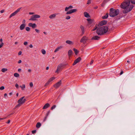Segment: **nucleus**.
Segmentation results:
<instances>
[{"label": "nucleus", "mask_w": 135, "mask_h": 135, "mask_svg": "<svg viewBox=\"0 0 135 135\" xmlns=\"http://www.w3.org/2000/svg\"><path fill=\"white\" fill-rule=\"evenodd\" d=\"M36 130H34L32 131V133L34 134L36 133Z\"/></svg>", "instance_id": "de8ad7c7"}, {"label": "nucleus", "mask_w": 135, "mask_h": 135, "mask_svg": "<svg viewBox=\"0 0 135 135\" xmlns=\"http://www.w3.org/2000/svg\"><path fill=\"white\" fill-rule=\"evenodd\" d=\"M98 25H96L95 26V27L92 30V31H94L95 30H96V29H97V28H98Z\"/></svg>", "instance_id": "473e14b6"}, {"label": "nucleus", "mask_w": 135, "mask_h": 135, "mask_svg": "<svg viewBox=\"0 0 135 135\" xmlns=\"http://www.w3.org/2000/svg\"><path fill=\"white\" fill-rule=\"evenodd\" d=\"M91 3V1L90 0H88V2H87V4H90Z\"/></svg>", "instance_id": "8fccbe9b"}, {"label": "nucleus", "mask_w": 135, "mask_h": 135, "mask_svg": "<svg viewBox=\"0 0 135 135\" xmlns=\"http://www.w3.org/2000/svg\"><path fill=\"white\" fill-rule=\"evenodd\" d=\"M50 106V104L48 103H47L45 104L44 106L43 107L42 109H45L47 108L48 107H49Z\"/></svg>", "instance_id": "f3484780"}, {"label": "nucleus", "mask_w": 135, "mask_h": 135, "mask_svg": "<svg viewBox=\"0 0 135 135\" xmlns=\"http://www.w3.org/2000/svg\"><path fill=\"white\" fill-rule=\"evenodd\" d=\"M65 65L62 64H59L57 67L56 70L55 71V73H59V71L62 70L63 68V67Z\"/></svg>", "instance_id": "20e7f679"}, {"label": "nucleus", "mask_w": 135, "mask_h": 135, "mask_svg": "<svg viewBox=\"0 0 135 135\" xmlns=\"http://www.w3.org/2000/svg\"><path fill=\"white\" fill-rule=\"evenodd\" d=\"M81 31V35H83L84 33V27L82 25H81L80 27Z\"/></svg>", "instance_id": "9b49d317"}, {"label": "nucleus", "mask_w": 135, "mask_h": 135, "mask_svg": "<svg viewBox=\"0 0 135 135\" xmlns=\"http://www.w3.org/2000/svg\"><path fill=\"white\" fill-rule=\"evenodd\" d=\"M108 13H107L106 15L104 16H103L102 17V18L103 19H107L108 17Z\"/></svg>", "instance_id": "5701e85b"}, {"label": "nucleus", "mask_w": 135, "mask_h": 135, "mask_svg": "<svg viewBox=\"0 0 135 135\" xmlns=\"http://www.w3.org/2000/svg\"><path fill=\"white\" fill-rule=\"evenodd\" d=\"M3 42H2L1 44H0V48H1L3 46Z\"/></svg>", "instance_id": "49530a36"}, {"label": "nucleus", "mask_w": 135, "mask_h": 135, "mask_svg": "<svg viewBox=\"0 0 135 135\" xmlns=\"http://www.w3.org/2000/svg\"><path fill=\"white\" fill-rule=\"evenodd\" d=\"M71 14V12H70V11H67V12L66 13V15H68V14Z\"/></svg>", "instance_id": "a18cd8bd"}, {"label": "nucleus", "mask_w": 135, "mask_h": 135, "mask_svg": "<svg viewBox=\"0 0 135 135\" xmlns=\"http://www.w3.org/2000/svg\"><path fill=\"white\" fill-rule=\"evenodd\" d=\"M85 16L87 18H88L90 17L89 14L87 12H85L84 13Z\"/></svg>", "instance_id": "b1692460"}, {"label": "nucleus", "mask_w": 135, "mask_h": 135, "mask_svg": "<svg viewBox=\"0 0 135 135\" xmlns=\"http://www.w3.org/2000/svg\"><path fill=\"white\" fill-rule=\"evenodd\" d=\"M66 44H69V45H73V42L70 40H67L66 41Z\"/></svg>", "instance_id": "aec40b11"}, {"label": "nucleus", "mask_w": 135, "mask_h": 135, "mask_svg": "<svg viewBox=\"0 0 135 135\" xmlns=\"http://www.w3.org/2000/svg\"><path fill=\"white\" fill-rule=\"evenodd\" d=\"M14 76L16 77H18L19 76V75L17 73H15L14 74Z\"/></svg>", "instance_id": "c85d7f7f"}, {"label": "nucleus", "mask_w": 135, "mask_h": 135, "mask_svg": "<svg viewBox=\"0 0 135 135\" xmlns=\"http://www.w3.org/2000/svg\"><path fill=\"white\" fill-rule=\"evenodd\" d=\"M27 42H24L23 44L24 45H26L27 44Z\"/></svg>", "instance_id": "3c124183"}, {"label": "nucleus", "mask_w": 135, "mask_h": 135, "mask_svg": "<svg viewBox=\"0 0 135 135\" xmlns=\"http://www.w3.org/2000/svg\"><path fill=\"white\" fill-rule=\"evenodd\" d=\"M47 116H46H46L45 117L44 119L43 120V122H45L47 118Z\"/></svg>", "instance_id": "09e8293b"}, {"label": "nucleus", "mask_w": 135, "mask_h": 135, "mask_svg": "<svg viewBox=\"0 0 135 135\" xmlns=\"http://www.w3.org/2000/svg\"><path fill=\"white\" fill-rule=\"evenodd\" d=\"M61 84V80H60L59 82H57L54 85V86L55 88H57L60 86Z\"/></svg>", "instance_id": "6e6552de"}, {"label": "nucleus", "mask_w": 135, "mask_h": 135, "mask_svg": "<svg viewBox=\"0 0 135 135\" xmlns=\"http://www.w3.org/2000/svg\"><path fill=\"white\" fill-rule=\"evenodd\" d=\"M108 28L106 26H103L98 28L97 30V33L98 35H102L108 31Z\"/></svg>", "instance_id": "f03ea898"}, {"label": "nucleus", "mask_w": 135, "mask_h": 135, "mask_svg": "<svg viewBox=\"0 0 135 135\" xmlns=\"http://www.w3.org/2000/svg\"><path fill=\"white\" fill-rule=\"evenodd\" d=\"M41 126V123L40 122H38L36 124V127L37 128H39Z\"/></svg>", "instance_id": "4be33fe9"}, {"label": "nucleus", "mask_w": 135, "mask_h": 135, "mask_svg": "<svg viewBox=\"0 0 135 135\" xmlns=\"http://www.w3.org/2000/svg\"><path fill=\"white\" fill-rule=\"evenodd\" d=\"M22 62V61L21 60H20L18 62V64H20Z\"/></svg>", "instance_id": "680f3d73"}, {"label": "nucleus", "mask_w": 135, "mask_h": 135, "mask_svg": "<svg viewBox=\"0 0 135 135\" xmlns=\"http://www.w3.org/2000/svg\"><path fill=\"white\" fill-rule=\"evenodd\" d=\"M36 20L35 18V17L33 15L32 16L31 18L29 19L30 20H32V21H35Z\"/></svg>", "instance_id": "412c9836"}, {"label": "nucleus", "mask_w": 135, "mask_h": 135, "mask_svg": "<svg viewBox=\"0 0 135 135\" xmlns=\"http://www.w3.org/2000/svg\"><path fill=\"white\" fill-rule=\"evenodd\" d=\"M93 61H94L93 60H92L91 61V62H90V65H91L93 64Z\"/></svg>", "instance_id": "4d7b16f0"}, {"label": "nucleus", "mask_w": 135, "mask_h": 135, "mask_svg": "<svg viewBox=\"0 0 135 135\" xmlns=\"http://www.w3.org/2000/svg\"><path fill=\"white\" fill-rule=\"evenodd\" d=\"M34 14V13L33 12H29V14L30 15H33Z\"/></svg>", "instance_id": "338daca9"}, {"label": "nucleus", "mask_w": 135, "mask_h": 135, "mask_svg": "<svg viewBox=\"0 0 135 135\" xmlns=\"http://www.w3.org/2000/svg\"><path fill=\"white\" fill-rule=\"evenodd\" d=\"M50 111H49L47 113V114H46V116H48V115H49V113H50Z\"/></svg>", "instance_id": "6e6d98bb"}, {"label": "nucleus", "mask_w": 135, "mask_h": 135, "mask_svg": "<svg viewBox=\"0 0 135 135\" xmlns=\"http://www.w3.org/2000/svg\"><path fill=\"white\" fill-rule=\"evenodd\" d=\"M55 79V77H52L50 78L48 81L49 83H50Z\"/></svg>", "instance_id": "a878e982"}, {"label": "nucleus", "mask_w": 135, "mask_h": 135, "mask_svg": "<svg viewBox=\"0 0 135 135\" xmlns=\"http://www.w3.org/2000/svg\"><path fill=\"white\" fill-rule=\"evenodd\" d=\"M35 31L37 33H39L40 32V31L39 30L36 29H35Z\"/></svg>", "instance_id": "ea45409f"}, {"label": "nucleus", "mask_w": 135, "mask_h": 135, "mask_svg": "<svg viewBox=\"0 0 135 135\" xmlns=\"http://www.w3.org/2000/svg\"><path fill=\"white\" fill-rule=\"evenodd\" d=\"M68 54L69 57H70L72 55L73 52L71 50H69Z\"/></svg>", "instance_id": "6ab92c4d"}, {"label": "nucleus", "mask_w": 135, "mask_h": 135, "mask_svg": "<svg viewBox=\"0 0 135 135\" xmlns=\"http://www.w3.org/2000/svg\"><path fill=\"white\" fill-rule=\"evenodd\" d=\"M22 54V52L21 51H20L18 53V55H20Z\"/></svg>", "instance_id": "864d4df0"}, {"label": "nucleus", "mask_w": 135, "mask_h": 135, "mask_svg": "<svg viewBox=\"0 0 135 135\" xmlns=\"http://www.w3.org/2000/svg\"><path fill=\"white\" fill-rule=\"evenodd\" d=\"M18 104L16 106L15 108H16L18 107H19L20 106H21L22 104H21V103H20L19 102H18Z\"/></svg>", "instance_id": "7c9ffc66"}, {"label": "nucleus", "mask_w": 135, "mask_h": 135, "mask_svg": "<svg viewBox=\"0 0 135 135\" xmlns=\"http://www.w3.org/2000/svg\"><path fill=\"white\" fill-rule=\"evenodd\" d=\"M70 17L69 16H67L66 18L65 19L66 20H69L70 18Z\"/></svg>", "instance_id": "4c0bfd02"}, {"label": "nucleus", "mask_w": 135, "mask_h": 135, "mask_svg": "<svg viewBox=\"0 0 135 135\" xmlns=\"http://www.w3.org/2000/svg\"><path fill=\"white\" fill-rule=\"evenodd\" d=\"M7 70V69L6 68H3L1 70V71L3 72H4Z\"/></svg>", "instance_id": "2f4dec72"}, {"label": "nucleus", "mask_w": 135, "mask_h": 135, "mask_svg": "<svg viewBox=\"0 0 135 135\" xmlns=\"http://www.w3.org/2000/svg\"><path fill=\"white\" fill-rule=\"evenodd\" d=\"M73 8V7L72 6H70L68 7H66L65 9V11H67L69 9H72Z\"/></svg>", "instance_id": "a211bd4d"}, {"label": "nucleus", "mask_w": 135, "mask_h": 135, "mask_svg": "<svg viewBox=\"0 0 135 135\" xmlns=\"http://www.w3.org/2000/svg\"><path fill=\"white\" fill-rule=\"evenodd\" d=\"M26 25L25 23H22L20 26V28L21 30H24L26 26Z\"/></svg>", "instance_id": "ddd939ff"}, {"label": "nucleus", "mask_w": 135, "mask_h": 135, "mask_svg": "<svg viewBox=\"0 0 135 135\" xmlns=\"http://www.w3.org/2000/svg\"><path fill=\"white\" fill-rule=\"evenodd\" d=\"M57 15V13L52 14L49 16V18L51 19L54 18Z\"/></svg>", "instance_id": "4468645a"}, {"label": "nucleus", "mask_w": 135, "mask_h": 135, "mask_svg": "<svg viewBox=\"0 0 135 135\" xmlns=\"http://www.w3.org/2000/svg\"><path fill=\"white\" fill-rule=\"evenodd\" d=\"M4 10H2L0 11V12L1 13H3L4 12Z\"/></svg>", "instance_id": "13d9d810"}, {"label": "nucleus", "mask_w": 135, "mask_h": 135, "mask_svg": "<svg viewBox=\"0 0 135 135\" xmlns=\"http://www.w3.org/2000/svg\"><path fill=\"white\" fill-rule=\"evenodd\" d=\"M105 4H103V3H102V5H101L103 7Z\"/></svg>", "instance_id": "e2e57ef3"}, {"label": "nucleus", "mask_w": 135, "mask_h": 135, "mask_svg": "<svg viewBox=\"0 0 135 135\" xmlns=\"http://www.w3.org/2000/svg\"><path fill=\"white\" fill-rule=\"evenodd\" d=\"M29 47L30 48H32L33 47V46H32V44H30L29 45Z\"/></svg>", "instance_id": "bf43d9fd"}, {"label": "nucleus", "mask_w": 135, "mask_h": 135, "mask_svg": "<svg viewBox=\"0 0 135 135\" xmlns=\"http://www.w3.org/2000/svg\"><path fill=\"white\" fill-rule=\"evenodd\" d=\"M87 20L89 23H92V21L90 19L88 18Z\"/></svg>", "instance_id": "c9c22d12"}, {"label": "nucleus", "mask_w": 135, "mask_h": 135, "mask_svg": "<svg viewBox=\"0 0 135 135\" xmlns=\"http://www.w3.org/2000/svg\"><path fill=\"white\" fill-rule=\"evenodd\" d=\"M119 10L118 9H114L113 8L110 9V12L109 13V16L112 17H114L117 16L119 13Z\"/></svg>", "instance_id": "7ed1b4c3"}, {"label": "nucleus", "mask_w": 135, "mask_h": 135, "mask_svg": "<svg viewBox=\"0 0 135 135\" xmlns=\"http://www.w3.org/2000/svg\"><path fill=\"white\" fill-rule=\"evenodd\" d=\"M88 39V38L86 36H84L80 40V42L81 43L85 44L86 43L87 40Z\"/></svg>", "instance_id": "423d86ee"}, {"label": "nucleus", "mask_w": 135, "mask_h": 135, "mask_svg": "<svg viewBox=\"0 0 135 135\" xmlns=\"http://www.w3.org/2000/svg\"><path fill=\"white\" fill-rule=\"evenodd\" d=\"M81 59L80 57H78L77 59H76L75 61L73 64V65H74L76 64L77 63L79 62L81 60Z\"/></svg>", "instance_id": "9d476101"}, {"label": "nucleus", "mask_w": 135, "mask_h": 135, "mask_svg": "<svg viewBox=\"0 0 135 135\" xmlns=\"http://www.w3.org/2000/svg\"><path fill=\"white\" fill-rule=\"evenodd\" d=\"M73 50L74 51L75 54L76 55L79 52L78 51L75 49H73Z\"/></svg>", "instance_id": "cd10ccee"}, {"label": "nucleus", "mask_w": 135, "mask_h": 135, "mask_svg": "<svg viewBox=\"0 0 135 135\" xmlns=\"http://www.w3.org/2000/svg\"><path fill=\"white\" fill-rule=\"evenodd\" d=\"M25 29L26 31H29L30 30V28L28 27H26Z\"/></svg>", "instance_id": "72a5a7b5"}, {"label": "nucleus", "mask_w": 135, "mask_h": 135, "mask_svg": "<svg viewBox=\"0 0 135 135\" xmlns=\"http://www.w3.org/2000/svg\"><path fill=\"white\" fill-rule=\"evenodd\" d=\"M28 26L30 27H31L33 28H35L36 27V25L35 23H29L28 24Z\"/></svg>", "instance_id": "f8f14e48"}, {"label": "nucleus", "mask_w": 135, "mask_h": 135, "mask_svg": "<svg viewBox=\"0 0 135 135\" xmlns=\"http://www.w3.org/2000/svg\"><path fill=\"white\" fill-rule=\"evenodd\" d=\"M56 107V105H54L52 106L51 108V110H53L54 109H55Z\"/></svg>", "instance_id": "f704fd0d"}, {"label": "nucleus", "mask_w": 135, "mask_h": 135, "mask_svg": "<svg viewBox=\"0 0 135 135\" xmlns=\"http://www.w3.org/2000/svg\"><path fill=\"white\" fill-rule=\"evenodd\" d=\"M21 8H18L16 10L15 12L11 14L9 17V18H11L12 17L15 16L16 15L17 13L19 12Z\"/></svg>", "instance_id": "39448f33"}, {"label": "nucleus", "mask_w": 135, "mask_h": 135, "mask_svg": "<svg viewBox=\"0 0 135 135\" xmlns=\"http://www.w3.org/2000/svg\"><path fill=\"white\" fill-rule=\"evenodd\" d=\"M41 52L43 54H45L46 53V51L44 49H42L41 50Z\"/></svg>", "instance_id": "e433bc0d"}, {"label": "nucleus", "mask_w": 135, "mask_h": 135, "mask_svg": "<svg viewBox=\"0 0 135 135\" xmlns=\"http://www.w3.org/2000/svg\"><path fill=\"white\" fill-rule=\"evenodd\" d=\"M123 73V71H121L120 73V75H121Z\"/></svg>", "instance_id": "0e129e2a"}, {"label": "nucleus", "mask_w": 135, "mask_h": 135, "mask_svg": "<svg viewBox=\"0 0 135 135\" xmlns=\"http://www.w3.org/2000/svg\"><path fill=\"white\" fill-rule=\"evenodd\" d=\"M133 4H135V0H125L120 5V7L124 9L123 11L124 13H127L131 11L134 7L133 5H130V2Z\"/></svg>", "instance_id": "f257e3e1"}, {"label": "nucleus", "mask_w": 135, "mask_h": 135, "mask_svg": "<svg viewBox=\"0 0 135 135\" xmlns=\"http://www.w3.org/2000/svg\"><path fill=\"white\" fill-rule=\"evenodd\" d=\"M4 97L5 98H6L7 97V94L6 93H5L4 95Z\"/></svg>", "instance_id": "c03bdc74"}, {"label": "nucleus", "mask_w": 135, "mask_h": 135, "mask_svg": "<svg viewBox=\"0 0 135 135\" xmlns=\"http://www.w3.org/2000/svg\"><path fill=\"white\" fill-rule=\"evenodd\" d=\"M25 20H23L22 21V22L23 23H25Z\"/></svg>", "instance_id": "052dcab7"}, {"label": "nucleus", "mask_w": 135, "mask_h": 135, "mask_svg": "<svg viewBox=\"0 0 135 135\" xmlns=\"http://www.w3.org/2000/svg\"><path fill=\"white\" fill-rule=\"evenodd\" d=\"M63 48V46H61L59 47H57L54 51V52H56L57 51H59L60 49Z\"/></svg>", "instance_id": "dca6fc26"}, {"label": "nucleus", "mask_w": 135, "mask_h": 135, "mask_svg": "<svg viewBox=\"0 0 135 135\" xmlns=\"http://www.w3.org/2000/svg\"><path fill=\"white\" fill-rule=\"evenodd\" d=\"M98 8V7L97 6H95V7H94V9H97Z\"/></svg>", "instance_id": "774afa93"}, {"label": "nucleus", "mask_w": 135, "mask_h": 135, "mask_svg": "<svg viewBox=\"0 0 135 135\" xmlns=\"http://www.w3.org/2000/svg\"><path fill=\"white\" fill-rule=\"evenodd\" d=\"M4 89V86H2L0 87V90H3Z\"/></svg>", "instance_id": "a19ab883"}, {"label": "nucleus", "mask_w": 135, "mask_h": 135, "mask_svg": "<svg viewBox=\"0 0 135 135\" xmlns=\"http://www.w3.org/2000/svg\"><path fill=\"white\" fill-rule=\"evenodd\" d=\"M24 97H22L21 98H20L18 101V102H19L20 103H21V104L22 105L26 101V99L25 98H24Z\"/></svg>", "instance_id": "0eeeda50"}, {"label": "nucleus", "mask_w": 135, "mask_h": 135, "mask_svg": "<svg viewBox=\"0 0 135 135\" xmlns=\"http://www.w3.org/2000/svg\"><path fill=\"white\" fill-rule=\"evenodd\" d=\"M107 23V21H106L103 20L99 23L97 25L98 26H100L105 25Z\"/></svg>", "instance_id": "1a4fd4ad"}, {"label": "nucleus", "mask_w": 135, "mask_h": 135, "mask_svg": "<svg viewBox=\"0 0 135 135\" xmlns=\"http://www.w3.org/2000/svg\"><path fill=\"white\" fill-rule=\"evenodd\" d=\"M100 38V37L97 36H94L92 38V40H99Z\"/></svg>", "instance_id": "2eb2a0df"}, {"label": "nucleus", "mask_w": 135, "mask_h": 135, "mask_svg": "<svg viewBox=\"0 0 135 135\" xmlns=\"http://www.w3.org/2000/svg\"><path fill=\"white\" fill-rule=\"evenodd\" d=\"M15 86L16 88H18V85L17 84H15Z\"/></svg>", "instance_id": "603ef678"}, {"label": "nucleus", "mask_w": 135, "mask_h": 135, "mask_svg": "<svg viewBox=\"0 0 135 135\" xmlns=\"http://www.w3.org/2000/svg\"><path fill=\"white\" fill-rule=\"evenodd\" d=\"M49 83H49V82L48 81H47V83H46L45 84V85H44V86H47L49 84Z\"/></svg>", "instance_id": "79ce46f5"}, {"label": "nucleus", "mask_w": 135, "mask_h": 135, "mask_svg": "<svg viewBox=\"0 0 135 135\" xmlns=\"http://www.w3.org/2000/svg\"><path fill=\"white\" fill-rule=\"evenodd\" d=\"M20 87L22 90H24L25 88V84H23L22 86H20Z\"/></svg>", "instance_id": "bb28decb"}, {"label": "nucleus", "mask_w": 135, "mask_h": 135, "mask_svg": "<svg viewBox=\"0 0 135 135\" xmlns=\"http://www.w3.org/2000/svg\"><path fill=\"white\" fill-rule=\"evenodd\" d=\"M110 0H104L103 1V4H106L107 2L109 1Z\"/></svg>", "instance_id": "58836bf2"}, {"label": "nucleus", "mask_w": 135, "mask_h": 135, "mask_svg": "<svg viewBox=\"0 0 135 135\" xmlns=\"http://www.w3.org/2000/svg\"><path fill=\"white\" fill-rule=\"evenodd\" d=\"M35 17V18H40V15H33Z\"/></svg>", "instance_id": "c756f323"}, {"label": "nucleus", "mask_w": 135, "mask_h": 135, "mask_svg": "<svg viewBox=\"0 0 135 135\" xmlns=\"http://www.w3.org/2000/svg\"><path fill=\"white\" fill-rule=\"evenodd\" d=\"M77 11V10L76 9H73L70 10V12H71V13H74V12H76Z\"/></svg>", "instance_id": "393cba45"}, {"label": "nucleus", "mask_w": 135, "mask_h": 135, "mask_svg": "<svg viewBox=\"0 0 135 135\" xmlns=\"http://www.w3.org/2000/svg\"><path fill=\"white\" fill-rule=\"evenodd\" d=\"M30 85L31 87H32L33 86V84L32 82H31L30 83Z\"/></svg>", "instance_id": "37998d69"}, {"label": "nucleus", "mask_w": 135, "mask_h": 135, "mask_svg": "<svg viewBox=\"0 0 135 135\" xmlns=\"http://www.w3.org/2000/svg\"><path fill=\"white\" fill-rule=\"evenodd\" d=\"M28 72H31V70L30 69H29L28 70Z\"/></svg>", "instance_id": "69168bd1"}, {"label": "nucleus", "mask_w": 135, "mask_h": 135, "mask_svg": "<svg viewBox=\"0 0 135 135\" xmlns=\"http://www.w3.org/2000/svg\"><path fill=\"white\" fill-rule=\"evenodd\" d=\"M7 117H5L3 118H0V120H1L3 119H5Z\"/></svg>", "instance_id": "5fc2aeb1"}]
</instances>
